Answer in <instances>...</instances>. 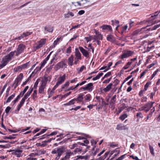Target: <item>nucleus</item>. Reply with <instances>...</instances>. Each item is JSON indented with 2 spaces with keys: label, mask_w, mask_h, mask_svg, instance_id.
<instances>
[{
  "label": "nucleus",
  "mask_w": 160,
  "mask_h": 160,
  "mask_svg": "<svg viewBox=\"0 0 160 160\" xmlns=\"http://www.w3.org/2000/svg\"><path fill=\"white\" fill-rule=\"evenodd\" d=\"M26 49V46L23 44H20L18 46L16 50L10 52L8 54L4 56L2 58L0 64V69L6 66L14 57L15 53V55L18 56L21 53L24 52Z\"/></svg>",
  "instance_id": "nucleus-1"
},
{
  "label": "nucleus",
  "mask_w": 160,
  "mask_h": 160,
  "mask_svg": "<svg viewBox=\"0 0 160 160\" xmlns=\"http://www.w3.org/2000/svg\"><path fill=\"white\" fill-rule=\"evenodd\" d=\"M48 80V78L46 76H44L41 81V83L39 86L38 89V93L43 94L45 93V89Z\"/></svg>",
  "instance_id": "nucleus-2"
},
{
  "label": "nucleus",
  "mask_w": 160,
  "mask_h": 160,
  "mask_svg": "<svg viewBox=\"0 0 160 160\" xmlns=\"http://www.w3.org/2000/svg\"><path fill=\"white\" fill-rule=\"evenodd\" d=\"M66 60L64 59L58 63L54 67V69L56 71L59 69L60 68H65L67 66L66 63Z\"/></svg>",
  "instance_id": "nucleus-3"
},
{
  "label": "nucleus",
  "mask_w": 160,
  "mask_h": 160,
  "mask_svg": "<svg viewBox=\"0 0 160 160\" xmlns=\"http://www.w3.org/2000/svg\"><path fill=\"white\" fill-rule=\"evenodd\" d=\"M150 25H147L146 27H143L140 29H138L136 30L134 32L135 34H140L141 33H147L148 31H151L150 28H148L146 30H145V29L147 28L148 27L150 26Z\"/></svg>",
  "instance_id": "nucleus-4"
},
{
  "label": "nucleus",
  "mask_w": 160,
  "mask_h": 160,
  "mask_svg": "<svg viewBox=\"0 0 160 160\" xmlns=\"http://www.w3.org/2000/svg\"><path fill=\"white\" fill-rule=\"evenodd\" d=\"M75 61L74 63L77 64L78 61L82 59L81 54L77 48H76L75 49Z\"/></svg>",
  "instance_id": "nucleus-5"
},
{
  "label": "nucleus",
  "mask_w": 160,
  "mask_h": 160,
  "mask_svg": "<svg viewBox=\"0 0 160 160\" xmlns=\"http://www.w3.org/2000/svg\"><path fill=\"white\" fill-rule=\"evenodd\" d=\"M134 52L130 50H127L125 51L121 55V58L123 59L131 56L134 53Z\"/></svg>",
  "instance_id": "nucleus-6"
},
{
  "label": "nucleus",
  "mask_w": 160,
  "mask_h": 160,
  "mask_svg": "<svg viewBox=\"0 0 160 160\" xmlns=\"http://www.w3.org/2000/svg\"><path fill=\"white\" fill-rule=\"evenodd\" d=\"M29 62H27L23 64L22 65L18 66L16 68L14 69V70L16 72H18L21 70L22 69H25L28 66Z\"/></svg>",
  "instance_id": "nucleus-7"
},
{
  "label": "nucleus",
  "mask_w": 160,
  "mask_h": 160,
  "mask_svg": "<svg viewBox=\"0 0 160 160\" xmlns=\"http://www.w3.org/2000/svg\"><path fill=\"white\" fill-rule=\"evenodd\" d=\"M45 39H42L38 42V45L36 46H35L34 48L35 50L38 49L39 48L42 47L43 45L45 44L46 43Z\"/></svg>",
  "instance_id": "nucleus-8"
},
{
  "label": "nucleus",
  "mask_w": 160,
  "mask_h": 160,
  "mask_svg": "<svg viewBox=\"0 0 160 160\" xmlns=\"http://www.w3.org/2000/svg\"><path fill=\"white\" fill-rule=\"evenodd\" d=\"M116 95H114L111 98L109 103V107L111 108L112 109H114L116 101Z\"/></svg>",
  "instance_id": "nucleus-9"
},
{
  "label": "nucleus",
  "mask_w": 160,
  "mask_h": 160,
  "mask_svg": "<svg viewBox=\"0 0 160 160\" xmlns=\"http://www.w3.org/2000/svg\"><path fill=\"white\" fill-rule=\"evenodd\" d=\"M65 150V148L64 146H62L60 148L57 149V153L58 155L56 157V158L59 159L61 156L64 152Z\"/></svg>",
  "instance_id": "nucleus-10"
},
{
  "label": "nucleus",
  "mask_w": 160,
  "mask_h": 160,
  "mask_svg": "<svg viewBox=\"0 0 160 160\" xmlns=\"http://www.w3.org/2000/svg\"><path fill=\"white\" fill-rule=\"evenodd\" d=\"M79 48L82 55L87 58L89 57L88 52L82 47H79Z\"/></svg>",
  "instance_id": "nucleus-11"
},
{
  "label": "nucleus",
  "mask_w": 160,
  "mask_h": 160,
  "mask_svg": "<svg viewBox=\"0 0 160 160\" xmlns=\"http://www.w3.org/2000/svg\"><path fill=\"white\" fill-rule=\"evenodd\" d=\"M66 79V74H64L63 76H60L58 78V81L57 82V83L59 85L61 84Z\"/></svg>",
  "instance_id": "nucleus-12"
},
{
  "label": "nucleus",
  "mask_w": 160,
  "mask_h": 160,
  "mask_svg": "<svg viewBox=\"0 0 160 160\" xmlns=\"http://www.w3.org/2000/svg\"><path fill=\"white\" fill-rule=\"evenodd\" d=\"M73 154H74L73 152H71L70 150H68L67 152H66V155L62 159V160L69 159L70 157Z\"/></svg>",
  "instance_id": "nucleus-13"
},
{
  "label": "nucleus",
  "mask_w": 160,
  "mask_h": 160,
  "mask_svg": "<svg viewBox=\"0 0 160 160\" xmlns=\"http://www.w3.org/2000/svg\"><path fill=\"white\" fill-rule=\"evenodd\" d=\"M116 129L119 130H128V127L127 125H124L122 124H118L117 125Z\"/></svg>",
  "instance_id": "nucleus-14"
},
{
  "label": "nucleus",
  "mask_w": 160,
  "mask_h": 160,
  "mask_svg": "<svg viewBox=\"0 0 160 160\" xmlns=\"http://www.w3.org/2000/svg\"><path fill=\"white\" fill-rule=\"evenodd\" d=\"M26 99V98L24 97L22 98V100L20 101L19 104L18 106L17 111L18 112L19 111L20 108H21V107L23 105Z\"/></svg>",
  "instance_id": "nucleus-15"
},
{
  "label": "nucleus",
  "mask_w": 160,
  "mask_h": 160,
  "mask_svg": "<svg viewBox=\"0 0 160 160\" xmlns=\"http://www.w3.org/2000/svg\"><path fill=\"white\" fill-rule=\"evenodd\" d=\"M45 31L49 32H52L53 30V27L51 25H47L44 27Z\"/></svg>",
  "instance_id": "nucleus-16"
},
{
  "label": "nucleus",
  "mask_w": 160,
  "mask_h": 160,
  "mask_svg": "<svg viewBox=\"0 0 160 160\" xmlns=\"http://www.w3.org/2000/svg\"><path fill=\"white\" fill-rule=\"evenodd\" d=\"M100 28L103 30H108L109 31L112 30V28L111 26L107 25H104L100 27Z\"/></svg>",
  "instance_id": "nucleus-17"
},
{
  "label": "nucleus",
  "mask_w": 160,
  "mask_h": 160,
  "mask_svg": "<svg viewBox=\"0 0 160 160\" xmlns=\"http://www.w3.org/2000/svg\"><path fill=\"white\" fill-rule=\"evenodd\" d=\"M73 56L72 55H71L68 59V63L69 66H72L73 65Z\"/></svg>",
  "instance_id": "nucleus-18"
},
{
  "label": "nucleus",
  "mask_w": 160,
  "mask_h": 160,
  "mask_svg": "<svg viewBox=\"0 0 160 160\" xmlns=\"http://www.w3.org/2000/svg\"><path fill=\"white\" fill-rule=\"evenodd\" d=\"M33 88H30V89H29V90L28 91V92L25 94L24 96V97L25 98H26L27 99L28 97L30 96L33 90Z\"/></svg>",
  "instance_id": "nucleus-19"
},
{
  "label": "nucleus",
  "mask_w": 160,
  "mask_h": 160,
  "mask_svg": "<svg viewBox=\"0 0 160 160\" xmlns=\"http://www.w3.org/2000/svg\"><path fill=\"white\" fill-rule=\"evenodd\" d=\"M112 85V83H109L105 88L103 89V91L105 92H108L111 89Z\"/></svg>",
  "instance_id": "nucleus-20"
},
{
  "label": "nucleus",
  "mask_w": 160,
  "mask_h": 160,
  "mask_svg": "<svg viewBox=\"0 0 160 160\" xmlns=\"http://www.w3.org/2000/svg\"><path fill=\"white\" fill-rule=\"evenodd\" d=\"M64 15L65 18H69L70 17H73L74 16V14L72 12L69 11L67 13L64 14Z\"/></svg>",
  "instance_id": "nucleus-21"
},
{
  "label": "nucleus",
  "mask_w": 160,
  "mask_h": 160,
  "mask_svg": "<svg viewBox=\"0 0 160 160\" xmlns=\"http://www.w3.org/2000/svg\"><path fill=\"white\" fill-rule=\"evenodd\" d=\"M93 84L92 83H90L87 85L86 86L87 90L89 92H91L92 90Z\"/></svg>",
  "instance_id": "nucleus-22"
},
{
  "label": "nucleus",
  "mask_w": 160,
  "mask_h": 160,
  "mask_svg": "<svg viewBox=\"0 0 160 160\" xmlns=\"http://www.w3.org/2000/svg\"><path fill=\"white\" fill-rule=\"evenodd\" d=\"M93 39L94 40H102V36L101 34L94 35L93 37Z\"/></svg>",
  "instance_id": "nucleus-23"
},
{
  "label": "nucleus",
  "mask_w": 160,
  "mask_h": 160,
  "mask_svg": "<svg viewBox=\"0 0 160 160\" xmlns=\"http://www.w3.org/2000/svg\"><path fill=\"white\" fill-rule=\"evenodd\" d=\"M57 53H56L54 56L53 57V58L51 60V61L49 64H51L52 62H54L53 64H55L56 62H57Z\"/></svg>",
  "instance_id": "nucleus-24"
},
{
  "label": "nucleus",
  "mask_w": 160,
  "mask_h": 160,
  "mask_svg": "<svg viewBox=\"0 0 160 160\" xmlns=\"http://www.w3.org/2000/svg\"><path fill=\"white\" fill-rule=\"evenodd\" d=\"M91 96L90 94H87L84 97V99L87 102L90 101L91 99Z\"/></svg>",
  "instance_id": "nucleus-25"
},
{
  "label": "nucleus",
  "mask_w": 160,
  "mask_h": 160,
  "mask_svg": "<svg viewBox=\"0 0 160 160\" xmlns=\"http://www.w3.org/2000/svg\"><path fill=\"white\" fill-rule=\"evenodd\" d=\"M37 90H35L33 91V92L32 95V99L34 101H36L37 98Z\"/></svg>",
  "instance_id": "nucleus-26"
},
{
  "label": "nucleus",
  "mask_w": 160,
  "mask_h": 160,
  "mask_svg": "<svg viewBox=\"0 0 160 160\" xmlns=\"http://www.w3.org/2000/svg\"><path fill=\"white\" fill-rule=\"evenodd\" d=\"M82 149L83 148L82 147H79L78 148H75L73 152L74 154H75L77 152L81 153Z\"/></svg>",
  "instance_id": "nucleus-27"
},
{
  "label": "nucleus",
  "mask_w": 160,
  "mask_h": 160,
  "mask_svg": "<svg viewBox=\"0 0 160 160\" xmlns=\"http://www.w3.org/2000/svg\"><path fill=\"white\" fill-rule=\"evenodd\" d=\"M76 100V99H72L69 102L64 104V106H69L75 103V101Z\"/></svg>",
  "instance_id": "nucleus-28"
},
{
  "label": "nucleus",
  "mask_w": 160,
  "mask_h": 160,
  "mask_svg": "<svg viewBox=\"0 0 160 160\" xmlns=\"http://www.w3.org/2000/svg\"><path fill=\"white\" fill-rule=\"evenodd\" d=\"M107 40L112 42H114L115 41V39L113 38L112 36L111 35H109L107 36Z\"/></svg>",
  "instance_id": "nucleus-29"
},
{
  "label": "nucleus",
  "mask_w": 160,
  "mask_h": 160,
  "mask_svg": "<svg viewBox=\"0 0 160 160\" xmlns=\"http://www.w3.org/2000/svg\"><path fill=\"white\" fill-rule=\"evenodd\" d=\"M15 93H14L13 94H12L9 96L7 99L6 103L10 102L15 97Z\"/></svg>",
  "instance_id": "nucleus-30"
},
{
  "label": "nucleus",
  "mask_w": 160,
  "mask_h": 160,
  "mask_svg": "<svg viewBox=\"0 0 160 160\" xmlns=\"http://www.w3.org/2000/svg\"><path fill=\"white\" fill-rule=\"evenodd\" d=\"M83 95L80 94L77 98V100L79 102H82L83 99Z\"/></svg>",
  "instance_id": "nucleus-31"
},
{
  "label": "nucleus",
  "mask_w": 160,
  "mask_h": 160,
  "mask_svg": "<svg viewBox=\"0 0 160 160\" xmlns=\"http://www.w3.org/2000/svg\"><path fill=\"white\" fill-rule=\"evenodd\" d=\"M29 88V87L28 86H27L25 87L23 90L19 94L21 96V97H22L25 92H26L27 90Z\"/></svg>",
  "instance_id": "nucleus-32"
},
{
  "label": "nucleus",
  "mask_w": 160,
  "mask_h": 160,
  "mask_svg": "<svg viewBox=\"0 0 160 160\" xmlns=\"http://www.w3.org/2000/svg\"><path fill=\"white\" fill-rule=\"evenodd\" d=\"M47 62L43 60V61L40 63L41 66L39 67V68L37 70V71H40L41 69L46 64Z\"/></svg>",
  "instance_id": "nucleus-33"
},
{
  "label": "nucleus",
  "mask_w": 160,
  "mask_h": 160,
  "mask_svg": "<svg viewBox=\"0 0 160 160\" xmlns=\"http://www.w3.org/2000/svg\"><path fill=\"white\" fill-rule=\"evenodd\" d=\"M103 74V73L102 72L98 74V75H97L96 76L93 78H92V80L93 81H95L99 79L100 78V77Z\"/></svg>",
  "instance_id": "nucleus-34"
},
{
  "label": "nucleus",
  "mask_w": 160,
  "mask_h": 160,
  "mask_svg": "<svg viewBox=\"0 0 160 160\" xmlns=\"http://www.w3.org/2000/svg\"><path fill=\"white\" fill-rule=\"evenodd\" d=\"M128 28V26L127 25H126L124 26H123L122 27V30L121 32V34H122L123 33L125 32L126 30Z\"/></svg>",
  "instance_id": "nucleus-35"
},
{
  "label": "nucleus",
  "mask_w": 160,
  "mask_h": 160,
  "mask_svg": "<svg viewBox=\"0 0 160 160\" xmlns=\"http://www.w3.org/2000/svg\"><path fill=\"white\" fill-rule=\"evenodd\" d=\"M69 81L66 82L64 84L61 86L62 89H64L65 88L68 87L69 86Z\"/></svg>",
  "instance_id": "nucleus-36"
},
{
  "label": "nucleus",
  "mask_w": 160,
  "mask_h": 160,
  "mask_svg": "<svg viewBox=\"0 0 160 160\" xmlns=\"http://www.w3.org/2000/svg\"><path fill=\"white\" fill-rule=\"evenodd\" d=\"M94 151V148H93L92 150V154H93V156H95L96 155L97 153L99 151V149L98 148H96V151Z\"/></svg>",
  "instance_id": "nucleus-37"
},
{
  "label": "nucleus",
  "mask_w": 160,
  "mask_h": 160,
  "mask_svg": "<svg viewBox=\"0 0 160 160\" xmlns=\"http://www.w3.org/2000/svg\"><path fill=\"white\" fill-rule=\"evenodd\" d=\"M149 148L150 151V153L153 156H154V149L152 146L149 144Z\"/></svg>",
  "instance_id": "nucleus-38"
},
{
  "label": "nucleus",
  "mask_w": 160,
  "mask_h": 160,
  "mask_svg": "<svg viewBox=\"0 0 160 160\" xmlns=\"http://www.w3.org/2000/svg\"><path fill=\"white\" fill-rule=\"evenodd\" d=\"M160 27V24L154 25L152 27L150 28L151 31L155 30Z\"/></svg>",
  "instance_id": "nucleus-39"
},
{
  "label": "nucleus",
  "mask_w": 160,
  "mask_h": 160,
  "mask_svg": "<svg viewBox=\"0 0 160 160\" xmlns=\"http://www.w3.org/2000/svg\"><path fill=\"white\" fill-rule=\"evenodd\" d=\"M78 147V144L77 143H74L72 145H69V148L71 149H73L75 148Z\"/></svg>",
  "instance_id": "nucleus-40"
},
{
  "label": "nucleus",
  "mask_w": 160,
  "mask_h": 160,
  "mask_svg": "<svg viewBox=\"0 0 160 160\" xmlns=\"http://www.w3.org/2000/svg\"><path fill=\"white\" fill-rule=\"evenodd\" d=\"M132 63V62H128L127 63V64L123 68V69L125 70L128 68L129 67V66Z\"/></svg>",
  "instance_id": "nucleus-41"
},
{
  "label": "nucleus",
  "mask_w": 160,
  "mask_h": 160,
  "mask_svg": "<svg viewBox=\"0 0 160 160\" xmlns=\"http://www.w3.org/2000/svg\"><path fill=\"white\" fill-rule=\"evenodd\" d=\"M112 62H109L107 68L106 69L104 70L103 71V72H106L110 68V67L112 65Z\"/></svg>",
  "instance_id": "nucleus-42"
},
{
  "label": "nucleus",
  "mask_w": 160,
  "mask_h": 160,
  "mask_svg": "<svg viewBox=\"0 0 160 160\" xmlns=\"http://www.w3.org/2000/svg\"><path fill=\"white\" fill-rule=\"evenodd\" d=\"M32 33V32H24L23 33V36L24 37H26L30 35Z\"/></svg>",
  "instance_id": "nucleus-43"
},
{
  "label": "nucleus",
  "mask_w": 160,
  "mask_h": 160,
  "mask_svg": "<svg viewBox=\"0 0 160 160\" xmlns=\"http://www.w3.org/2000/svg\"><path fill=\"white\" fill-rule=\"evenodd\" d=\"M22 97H21L20 94L18 95L16 98L13 101V102L14 103V104L15 103L17 102H18L20 98Z\"/></svg>",
  "instance_id": "nucleus-44"
},
{
  "label": "nucleus",
  "mask_w": 160,
  "mask_h": 160,
  "mask_svg": "<svg viewBox=\"0 0 160 160\" xmlns=\"http://www.w3.org/2000/svg\"><path fill=\"white\" fill-rule=\"evenodd\" d=\"M151 84V82H148L146 83L145 85L144 86V89L146 91L147 90L148 87L149 85Z\"/></svg>",
  "instance_id": "nucleus-45"
},
{
  "label": "nucleus",
  "mask_w": 160,
  "mask_h": 160,
  "mask_svg": "<svg viewBox=\"0 0 160 160\" xmlns=\"http://www.w3.org/2000/svg\"><path fill=\"white\" fill-rule=\"evenodd\" d=\"M154 47V46L153 45L151 47H148L146 50L144 52L145 53L146 52H149L150 51V50L151 49H152Z\"/></svg>",
  "instance_id": "nucleus-46"
},
{
  "label": "nucleus",
  "mask_w": 160,
  "mask_h": 160,
  "mask_svg": "<svg viewBox=\"0 0 160 160\" xmlns=\"http://www.w3.org/2000/svg\"><path fill=\"white\" fill-rule=\"evenodd\" d=\"M85 68L84 66L83 65L81 66L80 68H78L77 70L78 73H80L82 72L84 69Z\"/></svg>",
  "instance_id": "nucleus-47"
},
{
  "label": "nucleus",
  "mask_w": 160,
  "mask_h": 160,
  "mask_svg": "<svg viewBox=\"0 0 160 160\" xmlns=\"http://www.w3.org/2000/svg\"><path fill=\"white\" fill-rule=\"evenodd\" d=\"M14 151H15V152H12V154H15L16 152L20 153L22 152V150H20L18 149H14Z\"/></svg>",
  "instance_id": "nucleus-48"
},
{
  "label": "nucleus",
  "mask_w": 160,
  "mask_h": 160,
  "mask_svg": "<svg viewBox=\"0 0 160 160\" xmlns=\"http://www.w3.org/2000/svg\"><path fill=\"white\" fill-rule=\"evenodd\" d=\"M127 116H128L126 114H124L120 117L119 118L121 119L122 121H123L126 118H127Z\"/></svg>",
  "instance_id": "nucleus-49"
},
{
  "label": "nucleus",
  "mask_w": 160,
  "mask_h": 160,
  "mask_svg": "<svg viewBox=\"0 0 160 160\" xmlns=\"http://www.w3.org/2000/svg\"><path fill=\"white\" fill-rule=\"evenodd\" d=\"M112 24L113 25H115L116 24H119V21L118 20H112Z\"/></svg>",
  "instance_id": "nucleus-50"
},
{
  "label": "nucleus",
  "mask_w": 160,
  "mask_h": 160,
  "mask_svg": "<svg viewBox=\"0 0 160 160\" xmlns=\"http://www.w3.org/2000/svg\"><path fill=\"white\" fill-rule=\"evenodd\" d=\"M136 115L137 118H142L143 117L142 112H141L137 113Z\"/></svg>",
  "instance_id": "nucleus-51"
},
{
  "label": "nucleus",
  "mask_w": 160,
  "mask_h": 160,
  "mask_svg": "<svg viewBox=\"0 0 160 160\" xmlns=\"http://www.w3.org/2000/svg\"><path fill=\"white\" fill-rule=\"evenodd\" d=\"M134 22L130 20L129 22V28L128 29L129 30L131 27L133 26Z\"/></svg>",
  "instance_id": "nucleus-52"
},
{
  "label": "nucleus",
  "mask_w": 160,
  "mask_h": 160,
  "mask_svg": "<svg viewBox=\"0 0 160 160\" xmlns=\"http://www.w3.org/2000/svg\"><path fill=\"white\" fill-rule=\"evenodd\" d=\"M85 39L86 40L87 42L91 41L93 39V37L92 36H90V37H86L85 38Z\"/></svg>",
  "instance_id": "nucleus-53"
},
{
  "label": "nucleus",
  "mask_w": 160,
  "mask_h": 160,
  "mask_svg": "<svg viewBox=\"0 0 160 160\" xmlns=\"http://www.w3.org/2000/svg\"><path fill=\"white\" fill-rule=\"evenodd\" d=\"M38 83H39L38 80H37L35 82V83L34 84V88H35V89H37V87H38Z\"/></svg>",
  "instance_id": "nucleus-54"
},
{
  "label": "nucleus",
  "mask_w": 160,
  "mask_h": 160,
  "mask_svg": "<svg viewBox=\"0 0 160 160\" xmlns=\"http://www.w3.org/2000/svg\"><path fill=\"white\" fill-rule=\"evenodd\" d=\"M112 78V77H111L109 78L107 80H104L103 82V83H108L110 81Z\"/></svg>",
  "instance_id": "nucleus-55"
},
{
  "label": "nucleus",
  "mask_w": 160,
  "mask_h": 160,
  "mask_svg": "<svg viewBox=\"0 0 160 160\" xmlns=\"http://www.w3.org/2000/svg\"><path fill=\"white\" fill-rule=\"evenodd\" d=\"M58 86L59 85L56 83V85L52 89V91L51 92V93H53V91H54L58 87Z\"/></svg>",
  "instance_id": "nucleus-56"
},
{
  "label": "nucleus",
  "mask_w": 160,
  "mask_h": 160,
  "mask_svg": "<svg viewBox=\"0 0 160 160\" xmlns=\"http://www.w3.org/2000/svg\"><path fill=\"white\" fill-rule=\"evenodd\" d=\"M16 136V134H13L12 135H10L9 136H8V139H14L15 137V136Z\"/></svg>",
  "instance_id": "nucleus-57"
},
{
  "label": "nucleus",
  "mask_w": 160,
  "mask_h": 160,
  "mask_svg": "<svg viewBox=\"0 0 160 160\" xmlns=\"http://www.w3.org/2000/svg\"><path fill=\"white\" fill-rule=\"evenodd\" d=\"M144 105L146 108H149V109H150L151 107H152L151 106L150 104L149 103V102L147 103L146 104Z\"/></svg>",
  "instance_id": "nucleus-58"
},
{
  "label": "nucleus",
  "mask_w": 160,
  "mask_h": 160,
  "mask_svg": "<svg viewBox=\"0 0 160 160\" xmlns=\"http://www.w3.org/2000/svg\"><path fill=\"white\" fill-rule=\"evenodd\" d=\"M71 52V47H68L67 49L66 52L70 54Z\"/></svg>",
  "instance_id": "nucleus-59"
},
{
  "label": "nucleus",
  "mask_w": 160,
  "mask_h": 160,
  "mask_svg": "<svg viewBox=\"0 0 160 160\" xmlns=\"http://www.w3.org/2000/svg\"><path fill=\"white\" fill-rule=\"evenodd\" d=\"M52 52H50V53L49 54V55H48V56H47V57L44 60H45V61H46V62H47L49 59V58H50V57Z\"/></svg>",
  "instance_id": "nucleus-60"
},
{
  "label": "nucleus",
  "mask_w": 160,
  "mask_h": 160,
  "mask_svg": "<svg viewBox=\"0 0 160 160\" xmlns=\"http://www.w3.org/2000/svg\"><path fill=\"white\" fill-rule=\"evenodd\" d=\"M59 39V38H57L56 40L53 43V46L54 47H55V46L57 44L58 42V40Z\"/></svg>",
  "instance_id": "nucleus-61"
},
{
  "label": "nucleus",
  "mask_w": 160,
  "mask_h": 160,
  "mask_svg": "<svg viewBox=\"0 0 160 160\" xmlns=\"http://www.w3.org/2000/svg\"><path fill=\"white\" fill-rule=\"evenodd\" d=\"M11 109V107L9 106L7 107L5 110L6 113H8L9 112Z\"/></svg>",
  "instance_id": "nucleus-62"
},
{
  "label": "nucleus",
  "mask_w": 160,
  "mask_h": 160,
  "mask_svg": "<svg viewBox=\"0 0 160 160\" xmlns=\"http://www.w3.org/2000/svg\"><path fill=\"white\" fill-rule=\"evenodd\" d=\"M130 157L132 158L133 159H135V160H142L141 159H139L137 156H134L133 155H131L130 156Z\"/></svg>",
  "instance_id": "nucleus-63"
},
{
  "label": "nucleus",
  "mask_w": 160,
  "mask_h": 160,
  "mask_svg": "<svg viewBox=\"0 0 160 160\" xmlns=\"http://www.w3.org/2000/svg\"><path fill=\"white\" fill-rule=\"evenodd\" d=\"M127 107L125 103H122V106L120 108L121 110H122L125 108H127Z\"/></svg>",
  "instance_id": "nucleus-64"
}]
</instances>
